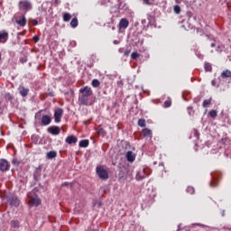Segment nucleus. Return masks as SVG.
<instances>
[{
	"instance_id": "nucleus-1",
	"label": "nucleus",
	"mask_w": 231,
	"mask_h": 231,
	"mask_svg": "<svg viewBox=\"0 0 231 231\" xmlns=\"http://www.w3.org/2000/svg\"><path fill=\"white\" fill-rule=\"evenodd\" d=\"M79 101L81 106H91V97H93V89L90 87H84L79 89Z\"/></svg>"
},
{
	"instance_id": "nucleus-2",
	"label": "nucleus",
	"mask_w": 231,
	"mask_h": 231,
	"mask_svg": "<svg viewBox=\"0 0 231 231\" xmlns=\"http://www.w3.org/2000/svg\"><path fill=\"white\" fill-rule=\"evenodd\" d=\"M133 171L129 165H125L120 168L118 178L119 180H127L128 176H132Z\"/></svg>"
},
{
	"instance_id": "nucleus-3",
	"label": "nucleus",
	"mask_w": 231,
	"mask_h": 231,
	"mask_svg": "<svg viewBox=\"0 0 231 231\" xmlns=\"http://www.w3.org/2000/svg\"><path fill=\"white\" fill-rule=\"evenodd\" d=\"M32 2H30V0H21L19 2V9L22 12H30V10H32Z\"/></svg>"
},
{
	"instance_id": "nucleus-4",
	"label": "nucleus",
	"mask_w": 231,
	"mask_h": 231,
	"mask_svg": "<svg viewBox=\"0 0 231 231\" xmlns=\"http://www.w3.org/2000/svg\"><path fill=\"white\" fill-rule=\"evenodd\" d=\"M28 198L29 205L31 207H39V205H41V199H39V197H37L36 195L33 196V193H29Z\"/></svg>"
},
{
	"instance_id": "nucleus-5",
	"label": "nucleus",
	"mask_w": 231,
	"mask_h": 231,
	"mask_svg": "<svg viewBox=\"0 0 231 231\" xmlns=\"http://www.w3.org/2000/svg\"><path fill=\"white\" fill-rule=\"evenodd\" d=\"M97 174L100 180H107L109 178V173L102 166L97 167Z\"/></svg>"
},
{
	"instance_id": "nucleus-6",
	"label": "nucleus",
	"mask_w": 231,
	"mask_h": 231,
	"mask_svg": "<svg viewBox=\"0 0 231 231\" xmlns=\"http://www.w3.org/2000/svg\"><path fill=\"white\" fill-rule=\"evenodd\" d=\"M10 171V162L5 159H0V172Z\"/></svg>"
},
{
	"instance_id": "nucleus-7",
	"label": "nucleus",
	"mask_w": 231,
	"mask_h": 231,
	"mask_svg": "<svg viewBox=\"0 0 231 231\" xmlns=\"http://www.w3.org/2000/svg\"><path fill=\"white\" fill-rule=\"evenodd\" d=\"M62 115H64V110L62 108H57L54 112V121L56 124H59L60 122V119L62 118Z\"/></svg>"
},
{
	"instance_id": "nucleus-8",
	"label": "nucleus",
	"mask_w": 231,
	"mask_h": 231,
	"mask_svg": "<svg viewBox=\"0 0 231 231\" xmlns=\"http://www.w3.org/2000/svg\"><path fill=\"white\" fill-rule=\"evenodd\" d=\"M48 133L50 134H52L53 136H58V134H60V127L52 125L47 129Z\"/></svg>"
},
{
	"instance_id": "nucleus-9",
	"label": "nucleus",
	"mask_w": 231,
	"mask_h": 231,
	"mask_svg": "<svg viewBox=\"0 0 231 231\" xmlns=\"http://www.w3.org/2000/svg\"><path fill=\"white\" fill-rule=\"evenodd\" d=\"M125 158L127 162H129L130 163H133L134 160H136V153L133 152V151H128L125 153Z\"/></svg>"
},
{
	"instance_id": "nucleus-10",
	"label": "nucleus",
	"mask_w": 231,
	"mask_h": 231,
	"mask_svg": "<svg viewBox=\"0 0 231 231\" xmlns=\"http://www.w3.org/2000/svg\"><path fill=\"white\" fill-rule=\"evenodd\" d=\"M51 124V117L48 115H44L42 116L41 125H50Z\"/></svg>"
},
{
	"instance_id": "nucleus-11",
	"label": "nucleus",
	"mask_w": 231,
	"mask_h": 231,
	"mask_svg": "<svg viewBox=\"0 0 231 231\" xmlns=\"http://www.w3.org/2000/svg\"><path fill=\"white\" fill-rule=\"evenodd\" d=\"M20 203L21 202L17 197L11 196L9 198V205H11V207H19Z\"/></svg>"
},
{
	"instance_id": "nucleus-12",
	"label": "nucleus",
	"mask_w": 231,
	"mask_h": 231,
	"mask_svg": "<svg viewBox=\"0 0 231 231\" xmlns=\"http://www.w3.org/2000/svg\"><path fill=\"white\" fill-rule=\"evenodd\" d=\"M8 41V32L1 31L0 32V43L5 44Z\"/></svg>"
},
{
	"instance_id": "nucleus-13",
	"label": "nucleus",
	"mask_w": 231,
	"mask_h": 231,
	"mask_svg": "<svg viewBox=\"0 0 231 231\" xmlns=\"http://www.w3.org/2000/svg\"><path fill=\"white\" fill-rule=\"evenodd\" d=\"M118 26H119V30H122V28L125 30V28L129 26V20L125 18H122L119 22Z\"/></svg>"
},
{
	"instance_id": "nucleus-14",
	"label": "nucleus",
	"mask_w": 231,
	"mask_h": 231,
	"mask_svg": "<svg viewBox=\"0 0 231 231\" xmlns=\"http://www.w3.org/2000/svg\"><path fill=\"white\" fill-rule=\"evenodd\" d=\"M65 142L66 143H69V145H71L73 143H77V142H79V139L75 135H69L66 138Z\"/></svg>"
},
{
	"instance_id": "nucleus-15",
	"label": "nucleus",
	"mask_w": 231,
	"mask_h": 231,
	"mask_svg": "<svg viewBox=\"0 0 231 231\" xmlns=\"http://www.w3.org/2000/svg\"><path fill=\"white\" fill-rule=\"evenodd\" d=\"M143 178H145V169H141L136 172L135 180L140 181V180H143Z\"/></svg>"
},
{
	"instance_id": "nucleus-16",
	"label": "nucleus",
	"mask_w": 231,
	"mask_h": 231,
	"mask_svg": "<svg viewBox=\"0 0 231 231\" xmlns=\"http://www.w3.org/2000/svg\"><path fill=\"white\" fill-rule=\"evenodd\" d=\"M18 90H19V93H20L21 97H28V93H30V88H26L23 86H20L18 88Z\"/></svg>"
},
{
	"instance_id": "nucleus-17",
	"label": "nucleus",
	"mask_w": 231,
	"mask_h": 231,
	"mask_svg": "<svg viewBox=\"0 0 231 231\" xmlns=\"http://www.w3.org/2000/svg\"><path fill=\"white\" fill-rule=\"evenodd\" d=\"M41 176H42L41 168H36L33 172V179L35 180V181H39L41 180Z\"/></svg>"
},
{
	"instance_id": "nucleus-18",
	"label": "nucleus",
	"mask_w": 231,
	"mask_h": 231,
	"mask_svg": "<svg viewBox=\"0 0 231 231\" xmlns=\"http://www.w3.org/2000/svg\"><path fill=\"white\" fill-rule=\"evenodd\" d=\"M143 135L144 138H152V131L149 128L143 129Z\"/></svg>"
},
{
	"instance_id": "nucleus-19",
	"label": "nucleus",
	"mask_w": 231,
	"mask_h": 231,
	"mask_svg": "<svg viewBox=\"0 0 231 231\" xmlns=\"http://www.w3.org/2000/svg\"><path fill=\"white\" fill-rule=\"evenodd\" d=\"M16 23L19 24V26H26V17L23 15L20 20H16Z\"/></svg>"
},
{
	"instance_id": "nucleus-20",
	"label": "nucleus",
	"mask_w": 231,
	"mask_h": 231,
	"mask_svg": "<svg viewBox=\"0 0 231 231\" xmlns=\"http://www.w3.org/2000/svg\"><path fill=\"white\" fill-rule=\"evenodd\" d=\"M221 77H222L223 79H231V71L228 70V69L224 70V71L221 73Z\"/></svg>"
},
{
	"instance_id": "nucleus-21",
	"label": "nucleus",
	"mask_w": 231,
	"mask_h": 231,
	"mask_svg": "<svg viewBox=\"0 0 231 231\" xmlns=\"http://www.w3.org/2000/svg\"><path fill=\"white\" fill-rule=\"evenodd\" d=\"M47 158H48V160H53V158H57V152L51 151V152H47Z\"/></svg>"
},
{
	"instance_id": "nucleus-22",
	"label": "nucleus",
	"mask_w": 231,
	"mask_h": 231,
	"mask_svg": "<svg viewBox=\"0 0 231 231\" xmlns=\"http://www.w3.org/2000/svg\"><path fill=\"white\" fill-rule=\"evenodd\" d=\"M88 146H89V140L85 139V140H81L79 142V147L86 148V147H88Z\"/></svg>"
},
{
	"instance_id": "nucleus-23",
	"label": "nucleus",
	"mask_w": 231,
	"mask_h": 231,
	"mask_svg": "<svg viewBox=\"0 0 231 231\" xmlns=\"http://www.w3.org/2000/svg\"><path fill=\"white\" fill-rule=\"evenodd\" d=\"M63 21L64 23H69V21H71V14L69 13H64Z\"/></svg>"
},
{
	"instance_id": "nucleus-24",
	"label": "nucleus",
	"mask_w": 231,
	"mask_h": 231,
	"mask_svg": "<svg viewBox=\"0 0 231 231\" xmlns=\"http://www.w3.org/2000/svg\"><path fill=\"white\" fill-rule=\"evenodd\" d=\"M70 26L71 28H77V26H79V19H77V17L71 20Z\"/></svg>"
},
{
	"instance_id": "nucleus-25",
	"label": "nucleus",
	"mask_w": 231,
	"mask_h": 231,
	"mask_svg": "<svg viewBox=\"0 0 231 231\" xmlns=\"http://www.w3.org/2000/svg\"><path fill=\"white\" fill-rule=\"evenodd\" d=\"M210 104H212V98L204 100L203 104H202V106L203 107H208V106H210Z\"/></svg>"
},
{
	"instance_id": "nucleus-26",
	"label": "nucleus",
	"mask_w": 231,
	"mask_h": 231,
	"mask_svg": "<svg viewBox=\"0 0 231 231\" xmlns=\"http://www.w3.org/2000/svg\"><path fill=\"white\" fill-rule=\"evenodd\" d=\"M208 116H210V118H217V110H210L208 113Z\"/></svg>"
},
{
	"instance_id": "nucleus-27",
	"label": "nucleus",
	"mask_w": 231,
	"mask_h": 231,
	"mask_svg": "<svg viewBox=\"0 0 231 231\" xmlns=\"http://www.w3.org/2000/svg\"><path fill=\"white\" fill-rule=\"evenodd\" d=\"M173 12H174V14H181V7H180V5H175L173 7Z\"/></svg>"
},
{
	"instance_id": "nucleus-28",
	"label": "nucleus",
	"mask_w": 231,
	"mask_h": 231,
	"mask_svg": "<svg viewBox=\"0 0 231 231\" xmlns=\"http://www.w3.org/2000/svg\"><path fill=\"white\" fill-rule=\"evenodd\" d=\"M186 192H188V194H194L196 192V189H194V187L189 186L186 189Z\"/></svg>"
},
{
	"instance_id": "nucleus-29",
	"label": "nucleus",
	"mask_w": 231,
	"mask_h": 231,
	"mask_svg": "<svg viewBox=\"0 0 231 231\" xmlns=\"http://www.w3.org/2000/svg\"><path fill=\"white\" fill-rule=\"evenodd\" d=\"M11 226H13V228H19V221L18 220H12L11 221Z\"/></svg>"
},
{
	"instance_id": "nucleus-30",
	"label": "nucleus",
	"mask_w": 231,
	"mask_h": 231,
	"mask_svg": "<svg viewBox=\"0 0 231 231\" xmlns=\"http://www.w3.org/2000/svg\"><path fill=\"white\" fill-rule=\"evenodd\" d=\"M131 59H133V60H136V59H140V54L134 51L131 54Z\"/></svg>"
},
{
	"instance_id": "nucleus-31",
	"label": "nucleus",
	"mask_w": 231,
	"mask_h": 231,
	"mask_svg": "<svg viewBox=\"0 0 231 231\" xmlns=\"http://www.w3.org/2000/svg\"><path fill=\"white\" fill-rule=\"evenodd\" d=\"M92 86H93V88H98L100 86V80L93 79L92 80Z\"/></svg>"
},
{
	"instance_id": "nucleus-32",
	"label": "nucleus",
	"mask_w": 231,
	"mask_h": 231,
	"mask_svg": "<svg viewBox=\"0 0 231 231\" xmlns=\"http://www.w3.org/2000/svg\"><path fill=\"white\" fill-rule=\"evenodd\" d=\"M138 125L139 127H145V119H139Z\"/></svg>"
},
{
	"instance_id": "nucleus-33",
	"label": "nucleus",
	"mask_w": 231,
	"mask_h": 231,
	"mask_svg": "<svg viewBox=\"0 0 231 231\" xmlns=\"http://www.w3.org/2000/svg\"><path fill=\"white\" fill-rule=\"evenodd\" d=\"M193 136H195L197 140H199V132L198 129H193Z\"/></svg>"
},
{
	"instance_id": "nucleus-34",
	"label": "nucleus",
	"mask_w": 231,
	"mask_h": 231,
	"mask_svg": "<svg viewBox=\"0 0 231 231\" xmlns=\"http://www.w3.org/2000/svg\"><path fill=\"white\" fill-rule=\"evenodd\" d=\"M206 71H212V65L210 63H205Z\"/></svg>"
},
{
	"instance_id": "nucleus-35",
	"label": "nucleus",
	"mask_w": 231,
	"mask_h": 231,
	"mask_svg": "<svg viewBox=\"0 0 231 231\" xmlns=\"http://www.w3.org/2000/svg\"><path fill=\"white\" fill-rule=\"evenodd\" d=\"M172 106V102L171 100H166L164 102V107H171Z\"/></svg>"
},
{
	"instance_id": "nucleus-36",
	"label": "nucleus",
	"mask_w": 231,
	"mask_h": 231,
	"mask_svg": "<svg viewBox=\"0 0 231 231\" xmlns=\"http://www.w3.org/2000/svg\"><path fill=\"white\" fill-rule=\"evenodd\" d=\"M131 53V49H126L125 51V53H124V55H125V57H129V54Z\"/></svg>"
},
{
	"instance_id": "nucleus-37",
	"label": "nucleus",
	"mask_w": 231,
	"mask_h": 231,
	"mask_svg": "<svg viewBox=\"0 0 231 231\" xmlns=\"http://www.w3.org/2000/svg\"><path fill=\"white\" fill-rule=\"evenodd\" d=\"M144 5H152V0H143Z\"/></svg>"
},
{
	"instance_id": "nucleus-38",
	"label": "nucleus",
	"mask_w": 231,
	"mask_h": 231,
	"mask_svg": "<svg viewBox=\"0 0 231 231\" xmlns=\"http://www.w3.org/2000/svg\"><path fill=\"white\" fill-rule=\"evenodd\" d=\"M67 94L70 95L71 97H74L75 92L70 89L69 92H67Z\"/></svg>"
},
{
	"instance_id": "nucleus-39",
	"label": "nucleus",
	"mask_w": 231,
	"mask_h": 231,
	"mask_svg": "<svg viewBox=\"0 0 231 231\" xmlns=\"http://www.w3.org/2000/svg\"><path fill=\"white\" fill-rule=\"evenodd\" d=\"M41 113H42V110H41L38 113H36L35 118H39V116H41Z\"/></svg>"
},
{
	"instance_id": "nucleus-40",
	"label": "nucleus",
	"mask_w": 231,
	"mask_h": 231,
	"mask_svg": "<svg viewBox=\"0 0 231 231\" xmlns=\"http://www.w3.org/2000/svg\"><path fill=\"white\" fill-rule=\"evenodd\" d=\"M39 36H34L33 37V41H34V42H39Z\"/></svg>"
},
{
	"instance_id": "nucleus-41",
	"label": "nucleus",
	"mask_w": 231,
	"mask_h": 231,
	"mask_svg": "<svg viewBox=\"0 0 231 231\" xmlns=\"http://www.w3.org/2000/svg\"><path fill=\"white\" fill-rule=\"evenodd\" d=\"M20 62H22V64H24V62H26V59H25V58H22V59L20 60Z\"/></svg>"
},
{
	"instance_id": "nucleus-42",
	"label": "nucleus",
	"mask_w": 231,
	"mask_h": 231,
	"mask_svg": "<svg viewBox=\"0 0 231 231\" xmlns=\"http://www.w3.org/2000/svg\"><path fill=\"white\" fill-rule=\"evenodd\" d=\"M32 23H33L34 26H37V24H39V22L37 20H33Z\"/></svg>"
},
{
	"instance_id": "nucleus-43",
	"label": "nucleus",
	"mask_w": 231,
	"mask_h": 231,
	"mask_svg": "<svg viewBox=\"0 0 231 231\" xmlns=\"http://www.w3.org/2000/svg\"><path fill=\"white\" fill-rule=\"evenodd\" d=\"M188 110H189V115H192V112H191L192 111V107H190V106L188 107Z\"/></svg>"
},
{
	"instance_id": "nucleus-44",
	"label": "nucleus",
	"mask_w": 231,
	"mask_h": 231,
	"mask_svg": "<svg viewBox=\"0 0 231 231\" xmlns=\"http://www.w3.org/2000/svg\"><path fill=\"white\" fill-rule=\"evenodd\" d=\"M68 185H69V182H64V183L62 184V187H68Z\"/></svg>"
},
{
	"instance_id": "nucleus-45",
	"label": "nucleus",
	"mask_w": 231,
	"mask_h": 231,
	"mask_svg": "<svg viewBox=\"0 0 231 231\" xmlns=\"http://www.w3.org/2000/svg\"><path fill=\"white\" fill-rule=\"evenodd\" d=\"M114 44H120V42L118 40H115Z\"/></svg>"
},
{
	"instance_id": "nucleus-46",
	"label": "nucleus",
	"mask_w": 231,
	"mask_h": 231,
	"mask_svg": "<svg viewBox=\"0 0 231 231\" xmlns=\"http://www.w3.org/2000/svg\"><path fill=\"white\" fill-rule=\"evenodd\" d=\"M210 46H211V48H216V42H212V43L210 44Z\"/></svg>"
},
{
	"instance_id": "nucleus-47",
	"label": "nucleus",
	"mask_w": 231,
	"mask_h": 231,
	"mask_svg": "<svg viewBox=\"0 0 231 231\" xmlns=\"http://www.w3.org/2000/svg\"><path fill=\"white\" fill-rule=\"evenodd\" d=\"M211 85H212V86H216V79H213V80L211 81Z\"/></svg>"
},
{
	"instance_id": "nucleus-48",
	"label": "nucleus",
	"mask_w": 231,
	"mask_h": 231,
	"mask_svg": "<svg viewBox=\"0 0 231 231\" xmlns=\"http://www.w3.org/2000/svg\"><path fill=\"white\" fill-rule=\"evenodd\" d=\"M56 5H60V0H55Z\"/></svg>"
},
{
	"instance_id": "nucleus-49",
	"label": "nucleus",
	"mask_w": 231,
	"mask_h": 231,
	"mask_svg": "<svg viewBox=\"0 0 231 231\" xmlns=\"http://www.w3.org/2000/svg\"><path fill=\"white\" fill-rule=\"evenodd\" d=\"M112 30H115V26H114V27H112Z\"/></svg>"
}]
</instances>
